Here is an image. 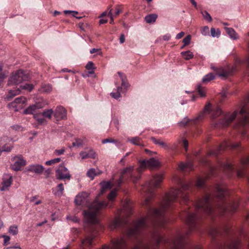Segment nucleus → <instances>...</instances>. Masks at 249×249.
Segmentation results:
<instances>
[{
	"mask_svg": "<svg viewBox=\"0 0 249 249\" xmlns=\"http://www.w3.org/2000/svg\"><path fill=\"white\" fill-rule=\"evenodd\" d=\"M178 184L180 188L178 189H172L164 196L163 201L160 204L159 209H153L150 206V198L145 199L143 205L147 206L148 208L147 215L137 222L133 228L130 229L128 232L129 236L136 235L138 233L139 231L146 225L147 221L150 220L153 222L154 218H158L161 216L165 211L170 208L174 202L178 198H181L185 202L189 200V195L187 192L191 185V183L182 182L178 180Z\"/></svg>",
	"mask_w": 249,
	"mask_h": 249,
	"instance_id": "1",
	"label": "nucleus"
},
{
	"mask_svg": "<svg viewBox=\"0 0 249 249\" xmlns=\"http://www.w3.org/2000/svg\"><path fill=\"white\" fill-rule=\"evenodd\" d=\"M107 205L108 203L106 201L99 202L96 199L88 206V209L87 211H83V215L87 222L92 225V227L90 231L91 234L87 236L82 241L81 247L82 249L90 248L93 245V240L95 238V235L93 234L94 227L93 225L98 223L97 214L100 210L105 208Z\"/></svg>",
	"mask_w": 249,
	"mask_h": 249,
	"instance_id": "2",
	"label": "nucleus"
},
{
	"mask_svg": "<svg viewBox=\"0 0 249 249\" xmlns=\"http://www.w3.org/2000/svg\"><path fill=\"white\" fill-rule=\"evenodd\" d=\"M165 239L158 231H154L151 234V239L148 243L139 239L137 240L133 249H157L158 245ZM102 249H126V241L124 238L120 237L112 240L110 246H104Z\"/></svg>",
	"mask_w": 249,
	"mask_h": 249,
	"instance_id": "3",
	"label": "nucleus"
},
{
	"mask_svg": "<svg viewBox=\"0 0 249 249\" xmlns=\"http://www.w3.org/2000/svg\"><path fill=\"white\" fill-rule=\"evenodd\" d=\"M212 196L206 194L204 198L199 200L196 205V209L197 212L203 211L208 214H211L214 211L221 213L235 212L238 207V203L235 202L231 206H227L225 203L219 205L216 210H214L211 205Z\"/></svg>",
	"mask_w": 249,
	"mask_h": 249,
	"instance_id": "4",
	"label": "nucleus"
},
{
	"mask_svg": "<svg viewBox=\"0 0 249 249\" xmlns=\"http://www.w3.org/2000/svg\"><path fill=\"white\" fill-rule=\"evenodd\" d=\"M26 79L27 76L23 71L21 70H18L9 77L8 85L9 86L18 85L26 80Z\"/></svg>",
	"mask_w": 249,
	"mask_h": 249,
	"instance_id": "5",
	"label": "nucleus"
},
{
	"mask_svg": "<svg viewBox=\"0 0 249 249\" xmlns=\"http://www.w3.org/2000/svg\"><path fill=\"white\" fill-rule=\"evenodd\" d=\"M162 180L163 177L161 175H157L151 178L145 183L147 192L150 193L154 189L158 187L162 182Z\"/></svg>",
	"mask_w": 249,
	"mask_h": 249,
	"instance_id": "6",
	"label": "nucleus"
},
{
	"mask_svg": "<svg viewBox=\"0 0 249 249\" xmlns=\"http://www.w3.org/2000/svg\"><path fill=\"white\" fill-rule=\"evenodd\" d=\"M239 115L241 118L239 120L240 125L245 126L249 125V104L244 105L240 112Z\"/></svg>",
	"mask_w": 249,
	"mask_h": 249,
	"instance_id": "7",
	"label": "nucleus"
},
{
	"mask_svg": "<svg viewBox=\"0 0 249 249\" xmlns=\"http://www.w3.org/2000/svg\"><path fill=\"white\" fill-rule=\"evenodd\" d=\"M55 177L59 180H70L71 175L68 169L63 164H60L56 170Z\"/></svg>",
	"mask_w": 249,
	"mask_h": 249,
	"instance_id": "8",
	"label": "nucleus"
},
{
	"mask_svg": "<svg viewBox=\"0 0 249 249\" xmlns=\"http://www.w3.org/2000/svg\"><path fill=\"white\" fill-rule=\"evenodd\" d=\"M185 243L184 236L181 234H178L171 243L172 249H187L185 247Z\"/></svg>",
	"mask_w": 249,
	"mask_h": 249,
	"instance_id": "9",
	"label": "nucleus"
},
{
	"mask_svg": "<svg viewBox=\"0 0 249 249\" xmlns=\"http://www.w3.org/2000/svg\"><path fill=\"white\" fill-rule=\"evenodd\" d=\"M12 160L14 161V162L11 165V168L15 171L20 170L21 167L25 166L27 163L22 155L15 156L12 158Z\"/></svg>",
	"mask_w": 249,
	"mask_h": 249,
	"instance_id": "10",
	"label": "nucleus"
},
{
	"mask_svg": "<svg viewBox=\"0 0 249 249\" xmlns=\"http://www.w3.org/2000/svg\"><path fill=\"white\" fill-rule=\"evenodd\" d=\"M89 201V194L86 192L79 193L74 199V202L77 206H85Z\"/></svg>",
	"mask_w": 249,
	"mask_h": 249,
	"instance_id": "11",
	"label": "nucleus"
},
{
	"mask_svg": "<svg viewBox=\"0 0 249 249\" xmlns=\"http://www.w3.org/2000/svg\"><path fill=\"white\" fill-rule=\"evenodd\" d=\"M186 222L189 226L190 230H193L196 227V222L198 218L197 214L195 213H186Z\"/></svg>",
	"mask_w": 249,
	"mask_h": 249,
	"instance_id": "12",
	"label": "nucleus"
},
{
	"mask_svg": "<svg viewBox=\"0 0 249 249\" xmlns=\"http://www.w3.org/2000/svg\"><path fill=\"white\" fill-rule=\"evenodd\" d=\"M13 182L12 176L10 174H4L2 178L1 187L0 190L4 191L9 190Z\"/></svg>",
	"mask_w": 249,
	"mask_h": 249,
	"instance_id": "13",
	"label": "nucleus"
},
{
	"mask_svg": "<svg viewBox=\"0 0 249 249\" xmlns=\"http://www.w3.org/2000/svg\"><path fill=\"white\" fill-rule=\"evenodd\" d=\"M46 104L44 103H36V104L30 106L28 108L23 111V113L25 114H36V110L38 109L42 108L44 107Z\"/></svg>",
	"mask_w": 249,
	"mask_h": 249,
	"instance_id": "14",
	"label": "nucleus"
},
{
	"mask_svg": "<svg viewBox=\"0 0 249 249\" xmlns=\"http://www.w3.org/2000/svg\"><path fill=\"white\" fill-rule=\"evenodd\" d=\"M26 102V99L24 97L17 98L14 101L9 105V107H13L15 111H17L18 108L22 107V105Z\"/></svg>",
	"mask_w": 249,
	"mask_h": 249,
	"instance_id": "15",
	"label": "nucleus"
},
{
	"mask_svg": "<svg viewBox=\"0 0 249 249\" xmlns=\"http://www.w3.org/2000/svg\"><path fill=\"white\" fill-rule=\"evenodd\" d=\"M237 113V111H234L232 113L226 114L221 122V124L224 126L229 125L234 120Z\"/></svg>",
	"mask_w": 249,
	"mask_h": 249,
	"instance_id": "16",
	"label": "nucleus"
},
{
	"mask_svg": "<svg viewBox=\"0 0 249 249\" xmlns=\"http://www.w3.org/2000/svg\"><path fill=\"white\" fill-rule=\"evenodd\" d=\"M53 114L57 120L65 119L67 117V111L62 106L57 107Z\"/></svg>",
	"mask_w": 249,
	"mask_h": 249,
	"instance_id": "17",
	"label": "nucleus"
},
{
	"mask_svg": "<svg viewBox=\"0 0 249 249\" xmlns=\"http://www.w3.org/2000/svg\"><path fill=\"white\" fill-rule=\"evenodd\" d=\"M211 67L213 70L216 72V74L218 75H219V76L224 77L228 76L235 70V68L234 67H232V70H231V71H225L223 68L221 67H215L213 66V65H211Z\"/></svg>",
	"mask_w": 249,
	"mask_h": 249,
	"instance_id": "18",
	"label": "nucleus"
},
{
	"mask_svg": "<svg viewBox=\"0 0 249 249\" xmlns=\"http://www.w3.org/2000/svg\"><path fill=\"white\" fill-rule=\"evenodd\" d=\"M126 222L124 219H123L120 216L116 217L112 221H111L109 225L110 230H113L118 227L125 224Z\"/></svg>",
	"mask_w": 249,
	"mask_h": 249,
	"instance_id": "19",
	"label": "nucleus"
},
{
	"mask_svg": "<svg viewBox=\"0 0 249 249\" xmlns=\"http://www.w3.org/2000/svg\"><path fill=\"white\" fill-rule=\"evenodd\" d=\"M134 169V166L132 165L129 166L128 167H126L123 169H122L120 171V177L119 179L117 180V185L118 186H120L122 183L123 181V178H124V176L125 174L130 173L132 171H133Z\"/></svg>",
	"mask_w": 249,
	"mask_h": 249,
	"instance_id": "20",
	"label": "nucleus"
},
{
	"mask_svg": "<svg viewBox=\"0 0 249 249\" xmlns=\"http://www.w3.org/2000/svg\"><path fill=\"white\" fill-rule=\"evenodd\" d=\"M227 188L223 184L217 185L214 189V192L219 198H222L226 194Z\"/></svg>",
	"mask_w": 249,
	"mask_h": 249,
	"instance_id": "21",
	"label": "nucleus"
},
{
	"mask_svg": "<svg viewBox=\"0 0 249 249\" xmlns=\"http://www.w3.org/2000/svg\"><path fill=\"white\" fill-rule=\"evenodd\" d=\"M44 169V167L39 164L30 165L27 168V171L29 172H34L37 174H41Z\"/></svg>",
	"mask_w": 249,
	"mask_h": 249,
	"instance_id": "22",
	"label": "nucleus"
},
{
	"mask_svg": "<svg viewBox=\"0 0 249 249\" xmlns=\"http://www.w3.org/2000/svg\"><path fill=\"white\" fill-rule=\"evenodd\" d=\"M132 211V207L130 202L129 201L126 200L124 202L123 204V207L122 210H121V214L123 213L126 216H128L131 213Z\"/></svg>",
	"mask_w": 249,
	"mask_h": 249,
	"instance_id": "23",
	"label": "nucleus"
},
{
	"mask_svg": "<svg viewBox=\"0 0 249 249\" xmlns=\"http://www.w3.org/2000/svg\"><path fill=\"white\" fill-rule=\"evenodd\" d=\"M238 145L239 143H236L233 144L231 141L227 140L220 145L218 148V150L221 151L227 148H229L230 149H233L238 147Z\"/></svg>",
	"mask_w": 249,
	"mask_h": 249,
	"instance_id": "24",
	"label": "nucleus"
},
{
	"mask_svg": "<svg viewBox=\"0 0 249 249\" xmlns=\"http://www.w3.org/2000/svg\"><path fill=\"white\" fill-rule=\"evenodd\" d=\"M64 190V185L61 183L56 187L52 189V192L55 196L60 197L63 195Z\"/></svg>",
	"mask_w": 249,
	"mask_h": 249,
	"instance_id": "25",
	"label": "nucleus"
},
{
	"mask_svg": "<svg viewBox=\"0 0 249 249\" xmlns=\"http://www.w3.org/2000/svg\"><path fill=\"white\" fill-rule=\"evenodd\" d=\"M102 172L99 169L90 168L87 173V176L91 180H93L95 176L101 174Z\"/></svg>",
	"mask_w": 249,
	"mask_h": 249,
	"instance_id": "26",
	"label": "nucleus"
},
{
	"mask_svg": "<svg viewBox=\"0 0 249 249\" xmlns=\"http://www.w3.org/2000/svg\"><path fill=\"white\" fill-rule=\"evenodd\" d=\"M80 156L82 160L92 158L95 159L96 157L95 153L92 150H90L89 152L82 151L80 153Z\"/></svg>",
	"mask_w": 249,
	"mask_h": 249,
	"instance_id": "27",
	"label": "nucleus"
},
{
	"mask_svg": "<svg viewBox=\"0 0 249 249\" xmlns=\"http://www.w3.org/2000/svg\"><path fill=\"white\" fill-rule=\"evenodd\" d=\"M127 142H129L135 145H138L142 147L144 146V144L143 143L142 139L139 137L128 138Z\"/></svg>",
	"mask_w": 249,
	"mask_h": 249,
	"instance_id": "28",
	"label": "nucleus"
},
{
	"mask_svg": "<svg viewBox=\"0 0 249 249\" xmlns=\"http://www.w3.org/2000/svg\"><path fill=\"white\" fill-rule=\"evenodd\" d=\"M178 168L181 171H190L193 169V164L192 161H189L186 163H181L179 164Z\"/></svg>",
	"mask_w": 249,
	"mask_h": 249,
	"instance_id": "29",
	"label": "nucleus"
},
{
	"mask_svg": "<svg viewBox=\"0 0 249 249\" xmlns=\"http://www.w3.org/2000/svg\"><path fill=\"white\" fill-rule=\"evenodd\" d=\"M33 117L39 124L44 125L47 124V121L43 118L42 113H37L34 114Z\"/></svg>",
	"mask_w": 249,
	"mask_h": 249,
	"instance_id": "30",
	"label": "nucleus"
},
{
	"mask_svg": "<svg viewBox=\"0 0 249 249\" xmlns=\"http://www.w3.org/2000/svg\"><path fill=\"white\" fill-rule=\"evenodd\" d=\"M86 69L88 71L87 74L88 76H90L91 75L94 73V70L96 67H94V64L91 61H89L86 66Z\"/></svg>",
	"mask_w": 249,
	"mask_h": 249,
	"instance_id": "31",
	"label": "nucleus"
},
{
	"mask_svg": "<svg viewBox=\"0 0 249 249\" xmlns=\"http://www.w3.org/2000/svg\"><path fill=\"white\" fill-rule=\"evenodd\" d=\"M227 34L230 37L233 39L237 40L239 38V36L236 32L231 28H225Z\"/></svg>",
	"mask_w": 249,
	"mask_h": 249,
	"instance_id": "32",
	"label": "nucleus"
},
{
	"mask_svg": "<svg viewBox=\"0 0 249 249\" xmlns=\"http://www.w3.org/2000/svg\"><path fill=\"white\" fill-rule=\"evenodd\" d=\"M20 93V90L19 89H17L13 90H10L8 91V94L7 95L6 98L7 100H10L14 96L18 95Z\"/></svg>",
	"mask_w": 249,
	"mask_h": 249,
	"instance_id": "33",
	"label": "nucleus"
},
{
	"mask_svg": "<svg viewBox=\"0 0 249 249\" xmlns=\"http://www.w3.org/2000/svg\"><path fill=\"white\" fill-rule=\"evenodd\" d=\"M54 113L53 110L52 109H45L42 112V115H43V118L45 119H51L52 117V116Z\"/></svg>",
	"mask_w": 249,
	"mask_h": 249,
	"instance_id": "34",
	"label": "nucleus"
},
{
	"mask_svg": "<svg viewBox=\"0 0 249 249\" xmlns=\"http://www.w3.org/2000/svg\"><path fill=\"white\" fill-rule=\"evenodd\" d=\"M139 166L137 169V171L139 173H141L144 169L148 167L146 160H143L140 161L139 162Z\"/></svg>",
	"mask_w": 249,
	"mask_h": 249,
	"instance_id": "35",
	"label": "nucleus"
},
{
	"mask_svg": "<svg viewBox=\"0 0 249 249\" xmlns=\"http://www.w3.org/2000/svg\"><path fill=\"white\" fill-rule=\"evenodd\" d=\"M181 55L182 57L185 60H190L193 58L194 57L193 53L190 51L182 52L181 53Z\"/></svg>",
	"mask_w": 249,
	"mask_h": 249,
	"instance_id": "36",
	"label": "nucleus"
},
{
	"mask_svg": "<svg viewBox=\"0 0 249 249\" xmlns=\"http://www.w3.org/2000/svg\"><path fill=\"white\" fill-rule=\"evenodd\" d=\"M157 18V15L156 14H150L145 17V20L148 23H154Z\"/></svg>",
	"mask_w": 249,
	"mask_h": 249,
	"instance_id": "37",
	"label": "nucleus"
},
{
	"mask_svg": "<svg viewBox=\"0 0 249 249\" xmlns=\"http://www.w3.org/2000/svg\"><path fill=\"white\" fill-rule=\"evenodd\" d=\"M122 88L120 87H117V89L110 93L111 96L114 99H118L121 97V91Z\"/></svg>",
	"mask_w": 249,
	"mask_h": 249,
	"instance_id": "38",
	"label": "nucleus"
},
{
	"mask_svg": "<svg viewBox=\"0 0 249 249\" xmlns=\"http://www.w3.org/2000/svg\"><path fill=\"white\" fill-rule=\"evenodd\" d=\"M151 140L155 144H159L166 149H168V146H167V145L161 140L156 139L155 138H152Z\"/></svg>",
	"mask_w": 249,
	"mask_h": 249,
	"instance_id": "39",
	"label": "nucleus"
},
{
	"mask_svg": "<svg viewBox=\"0 0 249 249\" xmlns=\"http://www.w3.org/2000/svg\"><path fill=\"white\" fill-rule=\"evenodd\" d=\"M146 161L148 167H157L159 164L158 160L154 158H151L149 160H146Z\"/></svg>",
	"mask_w": 249,
	"mask_h": 249,
	"instance_id": "40",
	"label": "nucleus"
},
{
	"mask_svg": "<svg viewBox=\"0 0 249 249\" xmlns=\"http://www.w3.org/2000/svg\"><path fill=\"white\" fill-rule=\"evenodd\" d=\"M101 194H103L107 189L111 188V183L109 181L103 182L101 183Z\"/></svg>",
	"mask_w": 249,
	"mask_h": 249,
	"instance_id": "41",
	"label": "nucleus"
},
{
	"mask_svg": "<svg viewBox=\"0 0 249 249\" xmlns=\"http://www.w3.org/2000/svg\"><path fill=\"white\" fill-rule=\"evenodd\" d=\"M214 78L215 75L212 73H210L206 75L205 76H204V77L202 78V82L203 83H207L211 81V80L214 79Z\"/></svg>",
	"mask_w": 249,
	"mask_h": 249,
	"instance_id": "42",
	"label": "nucleus"
},
{
	"mask_svg": "<svg viewBox=\"0 0 249 249\" xmlns=\"http://www.w3.org/2000/svg\"><path fill=\"white\" fill-rule=\"evenodd\" d=\"M52 87L50 84H43L41 86V91L43 92L49 93L52 91Z\"/></svg>",
	"mask_w": 249,
	"mask_h": 249,
	"instance_id": "43",
	"label": "nucleus"
},
{
	"mask_svg": "<svg viewBox=\"0 0 249 249\" xmlns=\"http://www.w3.org/2000/svg\"><path fill=\"white\" fill-rule=\"evenodd\" d=\"M8 232L10 234L13 235H17L18 233V226L15 225L10 226Z\"/></svg>",
	"mask_w": 249,
	"mask_h": 249,
	"instance_id": "44",
	"label": "nucleus"
},
{
	"mask_svg": "<svg viewBox=\"0 0 249 249\" xmlns=\"http://www.w3.org/2000/svg\"><path fill=\"white\" fill-rule=\"evenodd\" d=\"M221 113V109L220 108V107H217L213 111V118H216L219 116Z\"/></svg>",
	"mask_w": 249,
	"mask_h": 249,
	"instance_id": "45",
	"label": "nucleus"
},
{
	"mask_svg": "<svg viewBox=\"0 0 249 249\" xmlns=\"http://www.w3.org/2000/svg\"><path fill=\"white\" fill-rule=\"evenodd\" d=\"M116 194H117V190L116 189L112 190L108 196L107 198H108V200L110 201H113L116 196Z\"/></svg>",
	"mask_w": 249,
	"mask_h": 249,
	"instance_id": "46",
	"label": "nucleus"
},
{
	"mask_svg": "<svg viewBox=\"0 0 249 249\" xmlns=\"http://www.w3.org/2000/svg\"><path fill=\"white\" fill-rule=\"evenodd\" d=\"M61 160V159L60 158H55V159H52L51 160H48V161H47L46 162H45V164L47 165H53V164H55L56 163H58Z\"/></svg>",
	"mask_w": 249,
	"mask_h": 249,
	"instance_id": "47",
	"label": "nucleus"
},
{
	"mask_svg": "<svg viewBox=\"0 0 249 249\" xmlns=\"http://www.w3.org/2000/svg\"><path fill=\"white\" fill-rule=\"evenodd\" d=\"M83 141L81 139H75V142H72V146L73 147H80L83 145Z\"/></svg>",
	"mask_w": 249,
	"mask_h": 249,
	"instance_id": "48",
	"label": "nucleus"
},
{
	"mask_svg": "<svg viewBox=\"0 0 249 249\" xmlns=\"http://www.w3.org/2000/svg\"><path fill=\"white\" fill-rule=\"evenodd\" d=\"M197 90L199 94L201 97L205 96V92L204 89V88L202 87L200 85H198L197 86Z\"/></svg>",
	"mask_w": 249,
	"mask_h": 249,
	"instance_id": "49",
	"label": "nucleus"
},
{
	"mask_svg": "<svg viewBox=\"0 0 249 249\" xmlns=\"http://www.w3.org/2000/svg\"><path fill=\"white\" fill-rule=\"evenodd\" d=\"M211 35L213 37H218L220 35V31L219 29L216 31L214 28H212L211 29Z\"/></svg>",
	"mask_w": 249,
	"mask_h": 249,
	"instance_id": "50",
	"label": "nucleus"
},
{
	"mask_svg": "<svg viewBox=\"0 0 249 249\" xmlns=\"http://www.w3.org/2000/svg\"><path fill=\"white\" fill-rule=\"evenodd\" d=\"M223 168L225 170H229L230 171H232V170L234 169V167L230 163L224 164Z\"/></svg>",
	"mask_w": 249,
	"mask_h": 249,
	"instance_id": "51",
	"label": "nucleus"
},
{
	"mask_svg": "<svg viewBox=\"0 0 249 249\" xmlns=\"http://www.w3.org/2000/svg\"><path fill=\"white\" fill-rule=\"evenodd\" d=\"M20 88L22 89H27V90H29V91H30L33 89L34 86L32 84H25L21 86Z\"/></svg>",
	"mask_w": 249,
	"mask_h": 249,
	"instance_id": "52",
	"label": "nucleus"
},
{
	"mask_svg": "<svg viewBox=\"0 0 249 249\" xmlns=\"http://www.w3.org/2000/svg\"><path fill=\"white\" fill-rule=\"evenodd\" d=\"M201 14H202L203 17L206 20L209 21H212V18H211V16L207 11H202Z\"/></svg>",
	"mask_w": 249,
	"mask_h": 249,
	"instance_id": "53",
	"label": "nucleus"
},
{
	"mask_svg": "<svg viewBox=\"0 0 249 249\" xmlns=\"http://www.w3.org/2000/svg\"><path fill=\"white\" fill-rule=\"evenodd\" d=\"M191 39V35L187 36L182 40L183 43H184L183 46H185L190 43Z\"/></svg>",
	"mask_w": 249,
	"mask_h": 249,
	"instance_id": "54",
	"label": "nucleus"
},
{
	"mask_svg": "<svg viewBox=\"0 0 249 249\" xmlns=\"http://www.w3.org/2000/svg\"><path fill=\"white\" fill-rule=\"evenodd\" d=\"M65 151V148H62L61 149H56L54 151V154L57 156H60L64 153Z\"/></svg>",
	"mask_w": 249,
	"mask_h": 249,
	"instance_id": "55",
	"label": "nucleus"
},
{
	"mask_svg": "<svg viewBox=\"0 0 249 249\" xmlns=\"http://www.w3.org/2000/svg\"><path fill=\"white\" fill-rule=\"evenodd\" d=\"M90 53L91 54H93L94 53H96L97 54H99L100 55H102V53L101 51V49L98 48H93L90 50Z\"/></svg>",
	"mask_w": 249,
	"mask_h": 249,
	"instance_id": "56",
	"label": "nucleus"
},
{
	"mask_svg": "<svg viewBox=\"0 0 249 249\" xmlns=\"http://www.w3.org/2000/svg\"><path fill=\"white\" fill-rule=\"evenodd\" d=\"M204 184V179L200 178H198L197 179L196 185L197 187H202L203 186Z\"/></svg>",
	"mask_w": 249,
	"mask_h": 249,
	"instance_id": "57",
	"label": "nucleus"
},
{
	"mask_svg": "<svg viewBox=\"0 0 249 249\" xmlns=\"http://www.w3.org/2000/svg\"><path fill=\"white\" fill-rule=\"evenodd\" d=\"M102 142L103 144L107 143H116L117 141L112 139H106L102 140Z\"/></svg>",
	"mask_w": 249,
	"mask_h": 249,
	"instance_id": "58",
	"label": "nucleus"
},
{
	"mask_svg": "<svg viewBox=\"0 0 249 249\" xmlns=\"http://www.w3.org/2000/svg\"><path fill=\"white\" fill-rule=\"evenodd\" d=\"M3 66L0 65V78L5 79L6 77V74L5 72H2Z\"/></svg>",
	"mask_w": 249,
	"mask_h": 249,
	"instance_id": "59",
	"label": "nucleus"
},
{
	"mask_svg": "<svg viewBox=\"0 0 249 249\" xmlns=\"http://www.w3.org/2000/svg\"><path fill=\"white\" fill-rule=\"evenodd\" d=\"M1 237L4 238L3 245H6L7 244V243L9 242V241H10V237L9 236L6 235H2L1 236Z\"/></svg>",
	"mask_w": 249,
	"mask_h": 249,
	"instance_id": "60",
	"label": "nucleus"
},
{
	"mask_svg": "<svg viewBox=\"0 0 249 249\" xmlns=\"http://www.w3.org/2000/svg\"><path fill=\"white\" fill-rule=\"evenodd\" d=\"M239 242L238 241H236L234 243H232L229 246V248L230 249H236L238 246Z\"/></svg>",
	"mask_w": 249,
	"mask_h": 249,
	"instance_id": "61",
	"label": "nucleus"
},
{
	"mask_svg": "<svg viewBox=\"0 0 249 249\" xmlns=\"http://www.w3.org/2000/svg\"><path fill=\"white\" fill-rule=\"evenodd\" d=\"M211 108V105L210 103H208L204 108V111L205 112H209Z\"/></svg>",
	"mask_w": 249,
	"mask_h": 249,
	"instance_id": "62",
	"label": "nucleus"
},
{
	"mask_svg": "<svg viewBox=\"0 0 249 249\" xmlns=\"http://www.w3.org/2000/svg\"><path fill=\"white\" fill-rule=\"evenodd\" d=\"M209 32V28H208V27L207 26H205L202 31H201V33L202 35H204V36H206L207 35V34H208Z\"/></svg>",
	"mask_w": 249,
	"mask_h": 249,
	"instance_id": "63",
	"label": "nucleus"
},
{
	"mask_svg": "<svg viewBox=\"0 0 249 249\" xmlns=\"http://www.w3.org/2000/svg\"><path fill=\"white\" fill-rule=\"evenodd\" d=\"M122 10L121 9L118 8L117 7L115 8V12L114 14H113V17L116 18L117 17L121 12Z\"/></svg>",
	"mask_w": 249,
	"mask_h": 249,
	"instance_id": "64",
	"label": "nucleus"
}]
</instances>
